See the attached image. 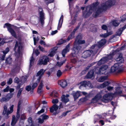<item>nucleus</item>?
Instances as JSON below:
<instances>
[{"label":"nucleus","mask_w":126,"mask_h":126,"mask_svg":"<svg viewBox=\"0 0 126 126\" xmlns=\"http://www.w3.org/2000/svg\"><path fill=\"white\" fill-rule=\"evenodd\" d=\"M22 44L16 41L14 49L15 51L16 58L15 61V64L12 69L11 71L12 72H16L18 71L20 69L21 60V58L19 57V56L22 52Z\"/></svg>","instance_id":"nucleus-1"},{"label":"nucleus","mask_w":126,"mask_h":126,"mask_svg":"<svg viewBox=\"0 0 126 126\" xmlns=\"http://www.w3.org/2000/svg\"><path fill=\"white\" fill-rule=\"evenodd\" d=\"M108 0V1L101 4L94 13V14L96 16H97L102 12L106 10L108 6H111L114 4L115 0Z\"/></svg>","instance_id":"nucleus-2"},{"label":"nucleus","mask_w":126,"mask_h":126,"mask_svg":"<svg viewBox=\"0 0 126 126\" xmlns=\"http://www.w3.org/2000/svg\"><path fill=\"white\" fill-rule=\"evenodd\" d=\"M99 3L98 2L93 3V4L91 5L90 7H88L87 8L86 11L85 12L84 14L85 17H87L89 16L92 13V12L94 11V13L93 14V16L95 17H97L99 15L97 16H96L94 14V13L96 11V9L98 8L100 5L98 6L99 5Z\"/></svg>","instance_id":"nucleus-3"},{"label":"nucleus","mask_w":126,"mask_h":126,"mask_svg":"<svg viewBox=\"0 0 126 126\" xmlns=\"http://www.w3.org/2000/svg\"><path fill=\"white\" fill-rule=\"evenodd\" d=\"M119 49H117L115 50H113L109 55L107 57H103L101 59L98 63L97 64L99 65H100L102 64L105 63L109 60L111 59L113 56L116 53L119 52Z\"/></svg>","instance_id":"nucleus-4"},{"label":"nucleus","mask_w":126,"mask_h":126,"mask_svg":"<svg viewBox=\"0 0 126 126\" xmlns=\"http://www.w3.org/2000/svg\"><path fill=\"white\" fill-rule=\"evenodd\" d=\"M39 21L40 22L41 25L43 26L44 24L45 14L42 9L41 7H39Z\"/></svg>","instance_id":"nucleus-5"},{"label":"nucleus","mask_w":126,"mask_h":126,"mask_svg":"<svg viewBox=\"0 0 126 126\" xmlns=\"http://www.w3.org/2000/svg\"><path fill=\"white\" fill-rule=\"evenodd\" d=\"M97 53V51H94L92 50H87L84 51L82 54V57L85 58H86L90 56L92 54H94Z\"/></svg>","instance_id":"nucleus-6"},{"label":"nucleus","mask_w":126,"mask_h":126,"mask_svg":"<svg viewBox=\"0 0 126 126\" xmlns=\"http://www.w3.org/2000/svg\"><path fill=\"white\" fill-rule=\"evenodd\" d=\"M81 44L74 42L73 46V50L75 51L74 53L77 54L80 50L81 47L80 45Z\"/></svg>","instance_id":"nucleus-7"},{"label":"nucleus","mask_w":126,"mask_h":126,"mask_svg":"<svg viewBox=\"0 0 126 126\" xmlns=\"http://www.w3.org/2000/svg\"><path fill=\"white\" fill-rule=\"evenodd\" d=\"M6 26L8 31L10 32L12 36L14 37H16V33L14 30L11 28V24L9 23H6L4 26V28Z\"/></svg>","instance_id":"nucleus-8"},{"label":"nucleus","mask_w":126,"mask_h":126,"mask_svg":"<svg viewBox=\"0 0 126 126\" xmlns=\"http://www.w3.org/2000/svg\"><path fill=\"white\" fill-rule=\"evenodd\" d=\"M49 59L47 56H44L39 61V63L40 64L46 65L49 61Z\"/></svg>","instance_id":"nucleus-9"},{"label":"nucleus","mask_w":126,"mask_h":126,"mask_svg":"<svg viewBox=\"0 0 126 126\" xmlns=\"http://www.w3.org/2000/svg\"><path fill=\"white\" fill-rule=\"evenodd\" d=\"M80 85L79 86V88H81L82 87H86L87 86L89 87H92L91 84L90 82L86 80L84 81L80 82Z\"/></svg>","instance_id":"nucleus-10"},{"label":"nucleus","mask_w":126,"mask_h":126,"mask_svg":"<svg viewBox=\"0 0 126 126\" xmlns=\"http://www.w3.org/2000/svg\"><path fill=\"white\" fill-rule=\"evenodd\" d=\"M14 106L13 105H12L10 107V110L9 111L8 110L7 111V108L6 106H4V110L2 113L3 114V115H5L6 113V115L8 116L9 114L12 113L13 111Z\"/></svg>","instance_id":"nucleus-11"},{"label":"nucleus","mask_w":126,"mask_h":126,"mask_svg":"<svg viewBox=\"0 0 126 126\" xmlns=\"http://www.w3.org/2000/svg\"><path fill=\"white\" fill-rule=\"evenodd\" d=\"M111 71L112 72H118L120 71V66L118 63L115 64L114 66L111 67Z\"/></svg>","instance_id":"nucleus-12"},{"label":"nucleus","mask_w":126,"mask_h":126,"mask_svg":"<svg viewBox=\"0 0 126 126\" xmlns=\"http://www.w3.org/2000/svg\"><path fill=\"white\" fill-rule=\"evenodd\" d=\"M82 38V35L80 34H79L77 36V37L74 41L77 43L79 44H83L85 43V41L84 40H81Z\"/></svg>","instance_id":"nucleus-13"},{"label":"nucleus","mask_w":126,"mask_h":126,"mask_svg":"<svg viewBox=\"0 0 126 126\" xmlns=\"http://www.w3.org/2000/svg\"><path fill=\"white\" fill-rule=\"evenodd\" d=\"M111 97V94L110 93L106 94L103 96L102 101L106 103L107 102L110 100Z\"/></svg>","instance_id":"nucleus-14"},{"label":"nucleus","mask_w":126,"mask_h":126,"mask_svg":"<svg viewBox=\"0 0 126 126\" xmlns=\"http://www.w3.org/2000/svg\"><path fill=\"white\" fill-rule=\"evenodd\" d=\"M45 72V71L43 69H41L37 73L36 76H39V78L37 79L38 83H39L41 78L42 75L44 74Z\"/></svg>","instance_id":"nucleus-15"},{"label":"nucleus","mask_w":126,"mask_h":126,"mask_svg":"<svg viewBox=\"0 0 126 126\" xmlns=\"http://www.w3.org/2000/svg\"><path fill=\"white\" fill-rule=\"evenodd\" d=\"M70 44L69 43L66 46L65 48L64 49L62 52V54L63 57H64L66 53L68 52L70 49Z\"/></svg>","instance_id":"nucleus-16"},{"label":"nucleus","mask_w":126,"mask_h":126,"mask_svg":"<svg viewBox=\"0 0 126 126\" xmlns=\"http://www.w3.org/2000/svg\"><path fill=\"white\" fill-rule=\"evenodd\" d=\"M115 60L118 62V63H122L123 60V59L122 57V54L120 53L118 54L117 56V57L116 58Z\"/></svg>","instance_id":"nucleus-17"},{"label":"nucleus","mask_w":126,"mask_h":126,"mask_svg":"<svg viewBox=\"0 0 126 126\" xmlns=\"http://www.w3.org/2000/svg\"><path fill=\"white\" fill-rule=\"evenodd\" d=\"M108 68V66L107 65H102L100 68V70L101 71L102 74H107V69Z\"/></svg>","instance_id":"nucleus-18"},{"label":"nucleus","mask_w":126,"mask_h":126,"mask_svg":"<svg viewBox=\"0 0 126 126\" xmlns=\"http://www.w3.org/2000/svg\"><path fill=\"white\" fill-rule=\"evenodd\" d=\"M49 118L48 116L45 115H42L39 118V122L40 123H43L44 120L47 119Z\"/></svg>","instance_id":"nucleus-19"},{"label":"nucleus","mask_w":126,"mask_h":126,"mask_svg":"<svg viewBox=\"0 0 126 126\" xmlns=\"http://www.w3.org/2000/svg\"><path fill=\"white\" fill-rule=\"evenodd\" d=\"M59 84L63 88H64L67 85V82L65 80H62L59 82Z\"/></svg>","instance_id":"nucleus-20"},{"label":"nucleus","mask_w":126,"mask_h":126,"mask_svg":"<svg viewBox=\"0 0 126 126\" xmlns=\"http://www.w3.org/2000/svg\"><path fill=\"white\" fill-rule=\"evenodd\" d=\"M106 41L105 39L104 38L101 39L99 42L97 43V46L98 47L100 48L103 46L106 43Z\"/></svg>","instance_id":"nucleus-21"},{"label":"nucleus","mask_w":126,"mask_h":126,"mask_svg":"<svg viewBox=\"0 0 126 126\" xmlns=\"http://www.w3.org/2000/svg\"><path fill=\"white\" fill-rule=\"evenodd\" d=\"M43 82L44 81L43 80H41V81L37 89V92L39 94L42 91V89L44 86Z\"/></svg>","instance_id":"nucleus-22"},{"label":"nucleus","mask_w":126,"mask_h":126,"mask_svg":"<svg viewBox=\"0 0 126 126\" xmlns=\"http://www.w3.org/2000/svg\"><path fill=\"white\" fill-rule=\"evenodd\" d=\"M58 106L56 104H53L50 108V111L51 112H53L54 111H56L58 109Z\"/></svg>","instance_id":"nucleus-23"},{"label":"nucleus","mask_w":126,"mask_h":126,"mask_svg":"<svg viewBox=\"0 0 126 126\" xmlns=\"http://www.w3.org/2000/svg\"><path fill=\"white\" fill-rule=\"evenodd\" d=\"M63 16L62 15L59 21L58 26V30H59L61 27L63 20Z\"/></svg>","instance_id":"nucleus-24"},{"label":"nucleus","mask_w":126,"mask_h":126,"mask_svg":"<svg viewBox=\"0 0 126 126\" xmlns=\"http://www.w3.org/2000/svg\"><path fill=\"white\" fill-rule=\"evenodd\" d=\"M93 70L94 71V72L95 73L97 74H102L101 73L102 72L101 70H100V68L98 67H95L93 70Z\"/></svg>","instance_id":"nucleus-25"},{"label":"nucleus","mask_w":126,"mask_h":126,"mask_svg":"<svg viewBox=\"0 0 126 126\" xmlns=\"http://www.w3.org/2000/svg\"><path fill=\"white\" fill-rule=\"evenodd\" d=\"M94 73L93 70H91L88 72L86 75L87 78H91L94 76Z\"/></svg>","instance_id":"nucleus-26"},{"label":"nucleus","mask_w":126,"mask_h":126,"mask_svg":"<svg viewBox=\"0 0 126 126\" xmlns=\"http://www.w3.org/2000/svg\"><path fill=\"white\" fill-rule=\"evenodd\" d=\"M72 95L74 97V101H75L80 96V93L78 91L73 93L72 94Z\"/></svg>","instance_id":"nucleus-27"},{"label":"nucleus","mask_w":126,"mask_h":126,"mask_svg":"<svg viewBox=\"0 0 126 126\" xmlns=\"http://www.w3.org/2000/svg\"><path fill=\"white\" fill-rule=\"evenodd\" d=\"M101 96L100 94H97L96 95L95 97L93 99L92 101L94 103L96 102L101 98Z\"/></svg>","instance_id":"nucleus-28"},{"label":"nucleus","mask_w":126,"mask_h":126,"mask_svg":"<svg viewBox=\"0 0 126 126\" xmlns=\"http://www.w3.org/2000/svg\"><path fill=\"white\" fill-rule=\"evenodd\" d=\"M17 118H16L15 116L13 115L12 116L11 125L12 126H14L17 121Z\"/></svg>","instance_id":"nucleus-29"},{"label":"nucleus","mask_w":126,"mask_h":126,"mask_svg":"<svg viewBox=\"0 0 126 126\" xmlns=\"http://www.w3.org/2000/svg\"><path fill=\"white\" fill-rule=\"evenodd\" d=\"M112 34V33L111 32H108V31H107V33L101 34L100 35V36L102 37L106 38L109 35L111 34Z\"/></svg>","instance_id":"nucleus-30"},{"label":"nucleus","mask_w":126,"mask_h":126,"mask_svg":"<svg viewBox=\"0 0 126 126\" xmlns=\"http://www.w3.org/2000/svg\"><path fill=\"white\" fill-rule=\"evenodd\" d=\"M110 83L108 81H105L100 85V87L102 88H104L108 86Z\"/></svg>","instance_id":"nucleus-31"},{"label":"nucleus","mask_w":126,"mask_h":126,"mask_svg":"<svg viewBox=\"0 0 126 126\" xmlns=\"http://www.w3.org/2000/svg\"><path fill=\"white\" fill-rule=\"evenodd\" d=\"M75 33L73 32H72L71 34L68 37L66 41H68L70 39H72L74 37V35Z\"/></svg>","instance_id":"nucleus-32"},{"label":"nucleus","mask_w":126,"mask_h":126,"mask_svg":"<svg viewBox=\"0 0 126 126\" xmlns=\"http://www.w3.org/2000/svg\"><path fill=\"white\" fill-rule=\"evenodd\" d=\"M108 78L107 76L101 77L100 79H98V81L100 82H102L106 80Z\"/></svg>","instance_id":"nucleus-33"},{"label":"nucleus","mask_w":126,"mask_h":126,"mask_svg":"<svg viewBox=\"0 0 126 126\" xmlns=\"http://www.w3.org/2000/svg\"><path fill=\"white\" fill-rule=\"evenodd\" d=\"M116 92L115 94H120L122 93V91L120 89V87H118L116 88Z\"/></svg>","instance_id":"nucleus-34"},{"label":"nucleus","mask_w":126,"mask_h":126,"mask_svg":"<svg viewBox=\"0 0 126 126\" xmlns=\"http://www.w3.org/2000/svg\"><path fill=\"white\" fill-rule=\"evenodd\" d=\"M62 100L65 103H66L69 101V99L66 97L65 95H63L62 97Z\"/></svg>","instance_id":"nucleus-35"},{"label":"nucleus","mask_w":126,"mask_h":126,"mask_svg":"<svg viewBox=\"0 0 126 126\" xmlns=\"http://www.w3.org/2000/svg\"><path fill=\"white\" fill-rule=\"evenodd\" d=\"M56 49H55L54 48L53 49L50 54L48 55L51 57H53L56 53Z\"/></svg>","instance_id":"nucleus-36"},{"label":"nucleus","mask_w":126,"mask_h":126,"mask_svg":"<svg viewBox=\"0 0 126 126\" xmlns=\"http://www.w3.org/2000/svg\"><path fill=\"white\" fill-rule=\"evenodd\" d=\"M34 59L33 57L32 56L30 60V65H29V68L30 69L31 67L33 65L34 62Z\"/></svg>","instance_id":"nucleus-37"},{"label":"nucleus","mask_w":126,"mask_h":126,"mask_svg":"<svg viewBox=\"0 0 126 126\" xmlns=\"http://www.w3.org/2000/svg\"><path fill=\"white\" fill-rule=\"evenodd\" d=\"M98 47V46L97 45H93L91 47V48L93 49V50H92L94 51H96L97 52L98 49V48H97Z\"/></svg>","instance_id":"nucleus-38"},{"label":"nucleus","mask_w":126,"mask_h":126,"mask_svg":"<svg viewBox=\"0 0 126 126\" xmlns=\"http://www.w3.org/2000/svg\"><path fill=\"white\" fill-rule=\"evenodd\" d=\"M12 61V59L11 57L7 58L6 60V63L7 64H10Z\"/></svg>","instance_id":"nucleus-39"},{"label":"nucleus","mask_w":126,"mask_h":126,"mask_svg":"<svg viewBox=\"0 0 126 126\" xmlns=\"http://www.w3.org/2000/svg\"><path fill=\"white\" fill-rule=\"evenodd\" d=\"M123 31V30L122 28L120 29L116 32V35H117L120 36L121 34Z\"/></svg>","instance_id":"nucleus-40"},{"label":"nucleus","mask_w":126,"mask_h":126,"mask_svg":"<svg viewBox=\"0 0 126 126\" xmlns=\"http://www.w3.org/2000/svg\"><path fill=\"white\" fill-rule=\"evenodd\" d=\"M27 80V78L26 77H23L21 78L20 81V82H21V83H22V84H21V83L20 84L21 85L23 83H24Z\"/></svg>","instance_id":"nucleus-41"},{"label":"nucleus","mask_w":126,"mask_h":126,"mask_svg":"<svg viewBox=\"0 0 126 126\" xmlns=\"http://www.w3.org/2000/svg\"><path fill=\"white\" fill-rule=\"evenodd\" d=\"M23 90V88H20L19 90L18 93L17 94V97L18 98H19V97L20 96Z\"/></svg>","instance_id":"nucleus-42"},{"label":"nucleus","mask_w":126,"mask_h":126,"mask_svg":"<svg viewBox=\"0 0 126 126\" xmlns=\"http://www.w3.org/2000/svg\"><path fill=\"white\" fill-rule=\"evenodd\" d=\"M112 23L113 25L115 26H117L119 25V23L116 20L112 21Z\"/></svg>","instance_id":"nucleus-43"},{"label":"nucleus","mask_w":126,"mask_h":126,"mask_svg":"<svg viewBox=\"0 0 126 126\" xmlns=\"http://www.w3.org/2000/svg\"><path fill=\"white\" fill-rule=\"evenodd\" d=\"M67 42L66 40L61 39L60 40L58 44V45H60Z\"/></svg>","instance_id":"nucleus-44"},{"label":"nucleus","mask_w":126,"mask_h":126,"mask_svg":"<svg viewBox=\"0 0 126 126\" xmlns=\"http://www.w3.org/2000/svg\"><path fill=\"white\" fill-rule=\"evenodd\" d=\"M13 95V94L11 93L8 94L6 96V97L7 98V99L9 100L11 98H12Z\"/></svg>","instance_id":"nucleus-45"},{"label":"nucleus","mask_w":126,"mask_h":126,"mask_svg":"<svg viewBox=\"0 0 126 126\" xmlns=\"http://www.w3.org/2000/svg\"><path fill=\"white\" fill-rule=\"evenodd\" d=\"M46 108L45 106H44L43 107V108L40 111H38L37 114H40L41 113L44 112L45 111L44 109Z\"/></svg>","instance_id":"nucleus-46"},{"label":"nucleus","mask_w":126,"mask_h":126,"mask_svg":"<svg viewBox=\"0 0 126 126\" xmlns=\"http://www.w3.org/2000/svg\"><path fill=\"white\" fill-rule=\"evenodd\" d=\"M57 93L56 91H54L51 93L50 94V95L53 97H57V95L55 94H57Z\"/></svg>","instance_id":"nucleus-47"},{"label":"nucleus","mask_w":126,"mask_h":126,"mask_svg":"<svg viewBox=\"0 0 126 126\" xmlns=\"http://www.w3.org/2000/svg\"><path fill=\"white\" fill-rule=\"evenodd\" d=\"M38 83L37 79V80L36 81V82L34 83L33 84L32 88V90H33L37 86Z\"/></svg>","instance_id":"nucleus-48"},{"label":"nucleus","mask_w":126,"mask_h":126,"mask_svg":"<svg viewBox=\"0 0 126 126\" xmlns=\"http://www.w3.org/2000/svg\"><path fill=\"white\" fill-rule=\"evenodd\" d=\"M53 1L54 0H45V2L46 4L48 5V4L53 2Z\"/></svg>","instance_id":"nucleus-49"},{"label":"nucleus","mask_w":126,"mask_h":126,"mask_svg":"<svg viewBox=\"0 0 126 126\" xmlns=\"http://www.w3.org/2000/svg\"><path fill=\"white\" fill-rule=\"evenodd\" d=\"M39 39V38L38 36L36 38L35 37H33L34 44L35 45H36V41H38Z\"/></svg>","instance_id":"nucleus-50"},{"label":"nucleus","mask_w":126,"mask_h":126,"mask_svg":"<svg viewBox=\"0 0 126 126\" xmlns=\"http://www.w3.org/2000/svg\"><path fill=\"white\" fill-rule=\"evenodd\" d=\"M19 110H20L17 109V111L16 113V116L17 119H18L20 117V115L19 114Z\"/></svg>","instance_id":"nucleus-51"},{"label":"nucleus","mask_w":126,"mask_h":126,"mask_svg":"<svg viewBox=\"0 0 126 126\" xmlns=\"http://www.w3.org/2000/svg\"><path fill=\"white\" fill-rule=\"evenodd\" d=\"M8 100L7 99V98L6 96L5 97L2 98L1 99V102H3Z\"/></svg>","instance_id":"nucleus-52"},{"label":"nucleus","mask_w":126,"mask_h":126,"mask_svg":"<svg viewBox=\"0 0 126 126\" xmlns=\"http://www.w3.org/2000/svg\"><path fill=\"white\" fill-rule=\"evenodd\" d=\"M62 72L60 70L58 71L57 73V76L58 77H60L62 74Z\"/></svg>","instance_id":"nucleus-53"},{"label":"nucleus","mask_w":126,"mask_h":126,"mask_svg":"<svg viewBox=\"0 0 126 126\" xmlns=\"http://www.w3.org/2000/svg\"><path fill=\"white\" fill-rule=\"evenodd\" d=\"M31 89V86L30 85L27 86H26L25 89L28 91H29Z\"/></svg>","instance_id":"nucleus-54"},{"label":"nucleus","mask_w":126,"mask_h":126,"mask_svg":"<svg viewBox=\"0 0 126 126\" xmlns=\"http://www.w3.org/2000/svg\"><path fill=\"white\" fill-rule=\"evenodd\" d=\"M126 19V16L125 15H124L122 17V19L121 21L122 22L125 21Z\"/></svg>","instance_id":"nucleus-55"},{"label":"nucleus","mask_w":126,"mask_h":126,"mask_svg":"<svg viewBox=\"0 0 126 126\" xmlns=\"http://www.w3.org/2000/svg\"><path fill=\"white\" fill-rule=\"evenodd\" d=\"M59 101L57 99H53L52 100V103L54 104H56Z\"/></svg>","instance_id":"nucleus-56"},{"label":"nucleus","mask_w":126,"mask_h":126,"mask_svg":"<svg viewBox=\"0 0 126 126\" xmlns=\"http://www.w3.org/2000/svg\"><path fill=\"white\" fill-rule=\"evenodd\" d=\"M69 112V111H67L65 112H63V113L61 115L59 116V118H61L62 117L65 116L67 114V113H68Z\"/></svg>","instance_id":"nucleus-57"},{"label":"nucleus","mask_w":126,"mask_h":126,"mask_svg":"<svg viewBox=\"0 0 126 126\" xmlns=\"http://www.w3.org/2000/svg\"><path fill=\"white\" fill-rule=\"evenodd\" d=\"M9 48H7L5 50L3 51V53L4 54H7L9 51Z\"/></svg>","instance_id":"nucleus-58"},{"label":"nucleus","mask_w":126,"mask_h":126,"mask_svg":"<svg viewBox=\"0 0 126 126\" xmlns=\"http://www.w3.org/2000/svg\"><path fill=\"white\" fill-rule=\"evenodd\" d=\"M21 103V101H19L18 102L17 107V109L18 110H20V105Z\"/></svg>","instance_id":"nucleus-59"},{"label":"nucleus","mask_w":126,"mask_h":126,"mask_svg":"<svg viewBox=\"0 0 126 126\" xmlns=\"http://www.w3.org/2000/svg\"><path fill=\"white\" fill-rule=\"evenodd\" d=\"M9 89V86H7L6 87L5 89H4L3 91L4 92H8Z\"/></svg>","instance_id":"nucleus-60"},{"label":"nucleus","mask_w":126,"mask_h":126,"mask_svg":"<svg viewBox=\"0 0 126 126\" xmlns=\"http://www.w3.org/2000/svg\"><path fill=\"white\" fill-rule=\"evenodd\" d=\"M102 29L104 30H106L107 29V26L105 25H103L101 27Z\"/></svg>","instance_id":"nucleus-61"},{"label":"nucleus","mask_w":126,"mask_h":126,"mask_svg":"<svg viewBox=\"0 0 126 126\" xmlns=\"http://www.w3.org/2000/svg\"><path fill=\"white\" fill-rule=\"evenodd\" d=\"M12 82V78L9 79V80L7 81V83L8 84H10Z\"/></svg>","instance_id":"nucleus-62"},{"label":"nucleus","mask_w":126,"mask_h":126,"mask_svg":"<svg viewBox=\"0 0 126 126\" xmlns=\"http://www.w3.org/2000/svg\"><path fill=\"white\" fill-rule=\"evenodd\" d=\"M14 82L16 83H19V79L17 78H16L15 79Z\"/></svg>","instance_id":"nucleus-63"},{"label":"nucleus","mask_w":126,"mask_h":126,"mask_svg":"<svg viewBox=\"0 0 126 126\" xmlns=\"http://www.w3.org/2000/svg\"><path fill=\"white\" fill-rule=\"evenodd\" d=\"M71 61L72 63H75L77 62V60L75 58L71 59Z\"/></svg>","instance_id":"nucleus-64"}]
</instances>
